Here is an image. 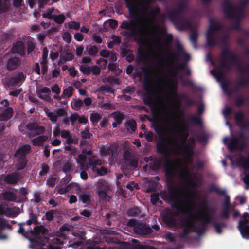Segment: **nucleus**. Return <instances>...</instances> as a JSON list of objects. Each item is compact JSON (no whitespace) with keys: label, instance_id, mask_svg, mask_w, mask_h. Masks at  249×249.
<instances>
[{"label":"nucleus","instance_id":"ea45409f","mask_svg":"<svg viewBox=\"0 0 249 249\" xmlns=\"http://www.w3.org/2000/svg\"><path fill=\"white\" fill-rule=\"evenodd\" d=\"M209 192H216L219 195L224 196L226 194V191L221 189L215 185H211L209 187Z\"/></svg>","mask_w":249,"mask_h":249},{"label":"nucleus","instance_id":"473e14b6","mask_svg":"<svg viewBox=\"0 0 249 249\" xmlns=\"http://www.w3.org/2000/svg\"><path fill=\"white\" fill-rule=\"evenodd\" d=\"M199 34L197 30L195 29H192L190 34V40L193 44V45L196 47V42L198 37Z\"/></svg>","mask_w":249,"mask_h":249},{"label":"nucleus","instance_id":"1a4fd4ad","mask_svg":"<svg viewBox=\"0 0 249 249\" xmlns=\"http://www.w3.org/2000/svg\"><path fill=\"white\" fill-rule=\"evenodd\" d=\"M168 53L171 57L176 60H178L179 56L181 55L186 62L188 61L190 59V55L185 52L183 46L179 43H177L176 44L175 53L171 52L169 50L168 51Z\"/></svg>","mask_w":249,"mask_h":249},{"label":"nucleus","instance_id":"ddd939ff","mask_svg":"<svg viewBox=\"0 0 249 249\" xmlns=\"http://www.w3.org/2000/svg\"><path fill=\"white\" fill-rule=\"evenodd\" d=\"M246 146L244 140H240L237 137H233L230 139V143L228 145V148L230 151H234L237 148L243 149Z\"/></svg>","mask_w":249,"mask_h":249},{"label":"nucleus","instance_id":"a211bd4d","mask_svg":"<svg viewBox=\"0 0 249 249\" xmlns=\"http://www.w3.org/2000/svg\"><path fill=\"white\" fill-rule=\"evenodd\" d=\"M31 146L30 145L25 144L18 147L15 152L16 157H26V156L31 152Z\"/></svg>","mask_w":249,"mask_h":249},{"label":"nucleus","instance_id":"bb28decb","mask_svg":"<svg viewBox=\"0 0 249 249\" xmlns=\"http://www.w3.org/2000/svg\"><path fill=\"white\" fill-rule=\"evenodd\" d=\"M48 139V136L46 135H41L32 140L31 142L34 146H42L43 142Z\"/></svg>","mask_w":249,"mask_h":249},{"label":"nucleus","instance_id":"49530a36","mask_svg":"<svg viewBox=\"0 0 249 249\" xmlns=\"http://www.w3.org/2000/svg\"><path fill=\"white\" fill-rule=\"evenodd\" d=\"M53 18L54 21L58 24H62L66 19V17L63 14L53 16Z\"/></svg>","mask_w":249,"mask_h":249},{"label":"nucleus","instance_id":"a19ab883","mask_svg":"<svg viewBox=\"0 0 249 249\" xmlns=\"http://www.w3.org/2000/svg\"><path fill=\"white\" fill-rule=\"evenodd\" d=\"M102 118V116L97 112H93L90 114V120L94 126L96 125L99 121Z\"/></svg>","mask_w":249,"mask_h":249},{"label":"nucleus","instance_id":"8fccbe9b","mask_svg":"<svg viewBox=\"0 0 249 249\" xmlns=\"http://www.w3.org/2000/svg\"><path fill=\"white\" fill-rule=\"evenodd\" d=\"M140 213V210L137 207L129 209L127 211V215L129 216H137Z\"/></svg>","mask_w":249,"mask_h":249},{"label":"nucleus","instance_id":"6e6d98bb","mask_svg":"<svg viewBox=\"0 0 249 249\" xmlns=\"http://www.w3.org/2000/svg\"><path fill=\"white\" fill-rule=\"evenodd\" d=\"M91 68L90 66L86 65H81L80 67V71L86 75H89L91 73Z\"/></svg>","mask_w":249,"mask_h":249},{"label":"nucleus","instance_id":"20e7f679","mask_svg":"<svg viewBox=\"0 0 249 249\" xmlns=\"http://www.w3.org/2000/svg\"><path fill=\"white\" fill-rule=\"evenodd\" d=\"M176 8L168 10L167 13L169 20L180 31L191 27L190 22Z\"/></svg>","mask_w":249,"mask_h":249},{"label":"nucleus","instance_id":"6e6552de","mask_svg":"<svg viewBox=\"0 0 249 249\" xmlns=\"http://www.w3.org/2000/svg\"><path fill=\"white\" fill-rule=\"evenodd\" d=\"M26 75L23 72H19L10 78L6 77L4 79V85L10 88L16 86L20 82L25 80Z\"/></svg>","mask_w":249,"mask_h":249},{"label":"nucleus","instance_id":"7ed1b4c3","mask_svg":"<svg viewBox=\"0 0 249 249\" xmlns=\"http://www.w3.org/2000/svg\"><path fill=\"white\" fill-rule=\"evenodd\" d=\"M220 64L221 68L228 71L231 70L232 65L237 68L240 73L248 71V70L244 68L241 64L238 55L229 50L228 48H223L220 54Z\"/></svg>","mask_w":249,"mask_h":249},{"label":"nucleus","instance_id":"f3484780","mask_svg":"<svg viewBox=\"0 0 249 249\" xmlns=\"http://www.w3.org/2000/svg\"><path fill=\"white\" fill-rule=\"evenodd\" d=\"M21 64V61L18 57H11L7 61L6 64V68L8 70L12 71L19 67Z\"/></svg>","mask_w":249,"mask_h":249},{"label":"nucleus","instance_id":"864d4df0","mask_svg":"<svg viewBox=\"0 0 249 249\" xmlns=\"http://www.w3.org/2000/svg\"><path fill=\"white\" fill-rule=\"evenodd\" d=\"M54 8H50L47 9L46 13H43L42 16L44 18H48V19H52L53 18V16L52 15L54 11Z\"/></svg>","mask_w":249,"mask_h":249},{"label":"nucleus","instance_id":"423d86ee","mask_svg":"<svg viewBox=\"0 0 249 249\" xmlns=\"http://www.w3.org/2000/svg\"><path fill=\"white\" fill-rule=\"evenodd\" d=\"M128 225L133 227L134 232L138 235L145 236L151 234L152 229L149 225L139 222L136 219H130L128 221Z\"/></svg>","mask_w":249,"mask_h":249},{"label":"nucleus","instance_id":"bf43d9fd","mask_svg":"<svg viewBox=\"0 0 249 249\" xmlns=\"http://www.w3.org/2000/svg\"><path fill=\"white\" fill-rule=\"evenodd\" d=\"M83 105V101L80 99H78L75 101L73 105H72V107L74 110H79Z\"/></svg>","mask_w":249,"mask_h":249},{"label":"nucleus","instance_id":"39448f33","mask_svg":"<svg viewBox=\"0 0 249 249\" xmlns=\"http://www.w3.org/2000/svg\"><path fill=\"white\" fill-rule=\"evenodd\" d=\"M222 28V26L218 21L211 19L209 22V26L206 33L207 43L209 46H215L218 42L217 38L213 34L216 31H220Z\"/></svg>","mask_w":249,"mask_h":249},{"label":"nucleus","instance_id":"c85d7f7f","mask_svg":"<svg viewBox=\"0 0 249 249\" xmlns=\"http://www.w3.org/2000/svg\"><path fill=\"white\" fill-rule=\"evenodd\" d=\"M29 219L25 222V223H26L27 225H31V224H34L37 225L38 224L37 216L36 214L33 213L32 210H31V212L29 214Z\"/></svg>","mask_w":249,"mask_h":249},{"label":"nucleus","instance_id":"5701e85b","mask_svg":"<svg viewBox=\"0 0 249 249\" xmlns=\"http://www.w3.org/2000/svg\"><path fill=\"white\" fill-rule=\"evenodd\" d=\"M48 232V229L45 228L43 225L36 226L34 228L33 230L30 231V233L34 236H37L40 233L45 235Z\"/></svg>","mask_w":249,"mask_h":249},{"label":"nucleus","instance_id":"4d7b16f0","mask_svg":"<svg viewBox=\"0 0 249 249\" xmlns=\"http://www.w3.org/2000/svg\"><path fill=\"white\" fill-rule=\"evenodd\" d=\"M234 102L236 106L240 107L246 103V99L239 96L235 99Z\"/></svg>","mask_w":249,"mask_h":249},{"label":"nucleus","instance_id":"f257e3e1","mask_svg":"<svg viewBox=\"0 0 249 249\" xmlns=\"http://www.w3.org/2000/svg\"><path fill=\"white\" fill-rule=\"evenodd\" d=\"M165 138H160L156 144L157 153L164 156V174L166 177V183L171 186L168 187L167 192L164 191L160 192V196L168 202L173 209H175L181 213H186L185 206L188 205L191 200V195H194V191L188 189L187 194H181L177 195L178 188L175 186L174 180L179 169V159L173 160L169 158L170 152L168 144Z\"/></svg>","mask_w":249,"mask_h":249},{"label":"nucleus","instance_id":"aec40b11","mask_svg":"<svg viewBox=\"0 0 249 249\" xmlns=\"http://www.w3.org/2000/svg\"><path fill=\"white\" fill-rule=\"evenodd\" d=\"M223 12L226 17H231V10L235 7L230 0H224V3L222 5Z\"/></svg>","mask_w":249,"mask_h":249},{"label":"nucleus","instance_id":"09e8293b","mask_svg":"<svg viewBox=\"0 0 249 249\" xmlns=\"http://www.w3.org/2000/svg\"><path fill=\"white\" fill-rule=\"evenodd\" d=\"M187 5V3L186 0H179V3L178 4L176 8L183 13L184 10L186 8Z\"/></svg>","mask_w":249,"mask_h":249},{"label":"nucleus","instance_id":"2eb2a0df","mask_svg":"<svg viewBox=\"0 0 249 249\" xmlns=\"http://www.w3.org/2000/svg\"><path fill=\"white\" fill-rule=\"evenodd\" d=\"M12 50L14 53H18L21 57H24L26 55V46L24 43L22 41H17L13 45Z\"/></svg>","mask_w":249,"mask_h":249},{"label":"nucleus","instance_id":"0e129e2a","mask_svg":"<svg viewBox=\"0 0 249 249\" xmlns=\"http://www.w3.org/2000/svg\"><path fill=\"white\" fill-rule=\"evenodd\" d=\"M27 45V54L29 55L35 49L36 44L32 41H28Z\"/></svg>","mask_w":249,"mask_h":249},{"label":"nucleus","instance_id":"f03ea898","mask_svg":"<svg viewBox=\"0 0 249 249\" xmlns=\"http://www.w3.org/2000/svg\"><path fill=\"white\" fill-rule=\"evenodd\" d=\"M139 20V18H136L135 19L124 20L119 27L122 29H130L129 31H122L121 33V35L124 36L133 38L135 41L140 45L144 44L147 40L148 31V26L145 25L134 28L136 22Z\"/></svg>","mask_w":249,"mask_h":249},{"label":"nucleus","instance_id":"a878e982","mask_svg":"<svg viewBox=\"0 0 249 249\" xmlns=\"http://www.w3.org/2000/svg\"><path fill=\"white\" fill-rule=\"evenodd\" d=\"M163 222L168 226L175 227L176 225V221L171 214H166L163 216Z\"/></svg>","mask_w":249,"mask_h":249},{"label":"nucleus","instance_id":"4468645a","mask_svg":"<svg viewBox=\"0 0 249 249\" xmlns=\"http://www.w3.org/2000/svg\"><path fill=\"white\" fill-rule=\"evenodd\" d=\"M21 179V175L18 172H12L7 174L4 178V181L10 185H15Z\"/></svg>","mask_w":249,"mask_h":249},{"label":"nucleus","instance_id":"4be33fe9","mask_svg":"<svg viewBox=\"0 0 249 249\" xmlns=\"http://www.w3.org/2000/svg\"><path fill=\"white\" fill-rule=\"evenodd\" d=\"M177 84L173 80L170 79L169 80V84L168 85V92L167 93L168 97L171 98L174 95H177Z\"/></svg>","mask_w":249,"mask_h":249},{"label":"nucleus","instance_id":"5fc2aeb1","mask_svg":"<svg viewBox=\"0 0 249 249\" xmlns=\"http://www.w3.org/2000/svg\"><path fill=\"white\" fill-rule=\"evenodd\" d=\"M25 224H26L25 223V222L19 223L18 224V225L19 226V229H18V233L21 234L25 237L27 238V232L25 231V229L23 227V226Z\"/></svg>","mask_w":249,"mask_h":249},{"label":"nucleus","instance_id":"58836bf2","mask_svg":"<svg viewBox=\"0 0 249 249\" xmlns=\"http://www.w3.org/2000/svg\"><path fill=\"white\" fill-rule=\"evenodd\" d=\"M97 190H108L110 189V186L108 183L104 180H99L97 187Z\"/></svg>","mask_w":249,"mask_h":249},{"label":"nucleus","instance_id":"79ce46f5","mask_svg":"<svg viewBox=\"0 0 249 249\" xmlns=\"http://www.w3.org/2000/svg\"><path fill=\"white\" fill-rule=\"evenodd\" d=\"M107 190H97V193L99 197L102 199L103 200H107L109 201L111 199V197L109 196H108L106 191Z\"/></svg>","mask_w":249,"mask_h":249},{"label":"nucleus","instance_id":"c03bdc74","mask_svg":"<svg viewBox=\"0 0 249 249\" xmlns=\"http://www.w3.org/2000/svg\"><path fill=\"white\" fill-rule=\"evenodd\" d=\"M57 213L56 210H50L45 213V219L47 221H52L54 218V214Z\"/></svg>","mask_w":249,"mask_h":249},{"label":"nucleus","instance_id":"e2e57ef3","mask_svg":"<svg viewBox=\"0 0 249 249\" xmlns=\"http://www.w3.org/2000/svg\"><path fill=\"white\" fill-rule=\"evenodd\" d=\"M161 165V161L160 160L155 159L153 162L151 168L153 170H158L160 168Z\"/></svg>","mask_w":249,"mask_h":249},{"label":"nucleus","instance_id":"72a5a7b5","mask_svg":"<svg viewBox=\"0 0 249 249\" xmlns=\"http://www.w3.org/2000/svg\"><path fill=\"white\" fill-rule=\"evenodd\" d=\"M230 207L222 206L220 217L222 219H228L230 217Z\"/></svg>","mask_w":249,"mask_h":249},{"label":"nucleus","instance_id":"c756f323","mask_svg":"<svg viewBox=\"0 0 249 249\" xmlns=\"http://www.w3.org/2000/svg\"><path fill=\"white\" fill-rule=\"evenodd\" d=\"M156 27L159 30H160L163 36H167L166 38L165 39V41L166 43H169L172 41L173 39V36L172 34H167V28L165 25H163L161 26L157 25Z\"/></svg>","mask_w":249,"mask_h":249},{"label":"nucleus","instance_id":"052dcab7","mask_svg":"<svg viewBox=\"0 0 249 249\" xmlns=\"http://www.w3.org/2000/svg\"><path fill=\"white\" fill-rule=\"evenodd\" d=\"M73 88L71 86H69L67 88L64 89L63 94L68 98L71 97L72 95Z\"/></svg>","mask_w":249,"mask_h":249},{"label":"nucleus","instance_id":"b1692460","mask_svg":"<svg viewBox=\"0 0 249 249\" xmlns=\"http://www.w3.org/2000/svg\"><path fill=\"white\" fill-rule=\"evenodd\" d=\"M238 228L243 237L249 239V225L248 224L238 223Z\"/></svg>","mask_w":249,"mask_h":249},{"label":"nucleus","instance_id":"3c124183","mask_svg":"<svg viewBox=\"0 0 249 249\" xmlns=\"http://www.w3.org/2000/svg\"><path fill=\"white\" fill-rule=\"evenodd\" d=\"M9 10V5L4 3L2 0H0V14L7 13Z\"/></svg>","mask_w":249,"mask_h":249},{"label":"nucleus","instance_id":"69168bd1","mask_svg":"<svg viewBox=\"0 0 249 249\" xmlns=\"http://www.w3.org/2000/svg\"><path fill=\"white\" fill-rule=\"evenodd\" d=\"M49 167L46 163H42L41 164V170L39 172V175L43 176L44 174H47L49 171Z\"/></svg>","mask_w":249,"mask_h":249},{"label":"nucleus","instance_id":"f8f14e48","mask_svg":"<svg viewBox=\"0 0 249 249\" xmlns=\"http://www.w3.org/2000/svg\"><path fill=\"white\" fill-rule=\"evenodd\" d=\"M246 5H244V1H240V5L238 7V10L235 11V6L231 10V17H226L230 19H234L235 21L240 22L244 16V13Z\"/></svg>","mask_w":249,"mask_h":249},{"label":"nucleus","instance_id":"9b49d317","mask_svg":"<svg viewBox=\"0 0 249 249\" xmlns=\"http://www.w3.org/2000/svg\"><path fill=\"white\" fill-rule=\"evenodd\" d=\"M182 231L179 234L180 239H187L188 235L193 232L192 220L190 218H184L180 221Z\"/></svg>","mask_w":249,"mask_h":249},{"label":"nucleus","instance_id":"2f4dec72","mask_svg":"<svg viewBox=\"0 0 249 249\" xmlns=\"http://www.w3.org/2000/svg\"><path fill=\"white\" fill-rule=\"evenodd\" d=\"M160 13V8L158 6H155L154 8L150 9L149 12V15L150 19L153 20Z\"/></svg>","mask_w":249,"mask_h":249},{"label":"nucleus","instance_id":"dca6fc26","mask_svg":"<svg viewBox=\"0 0 249 249\" xmlns=\"http://www.w3.org/2000/svg\"><path fill=\"white\" fill-rule=\"evenodd\" d=\"M125 6L128 8L130 15L132 16L138 15V7L136 0H124Z\"/></svg>","mask_w":249,"mask_h":249},{"label":"nucleus","instance_id":"a18cd8bd","mask_svg":"<svg viewBox=\"0 0 249 249\" xmlns=\"http://www.w3.org/2000/svg\"><path fill=\"white\" fill-rule=\"evenodd\" d=\"M125 126L127 127H129L132 131L134 132L137 128L136 122L134 119L128 120L125 123Z\"/></svg>","mask_w":249,"mask_h":249},{"label":"nucleus","instance_id":"37998d69","mask_svg":"<svg viewBox=\"0 0 249 249\" xmlns=\"http://www.w3.org/2000/svg\"><path fill=\"white\" fill-rule=\"evenodd\" d=\"M79 199L83 203H89L90 201V195L85 192H83L80 195Z\"/></svg>","mask_w":249,"mask_h":249},{"label":"nucleus","instance_id":"412c9836","mask_svg":"<svg viewBox=\"0 0 249 249\" xmlns=\"http://www.w3.org/2000/svg\"><path fill=\"white\" fill-rule=\"evenodd\" d=\"M2 199L4 201L15 202L17 199L16 195L10 190H6L4 191L0 196Z\"/></svg>","mask_w":249,"mask_h":249},{"label":"nucleus","instance_id":"4c0bfd02","mask_svg":"<svg viewBox=\"0 0 249 249\" xmlns=\"http://www.w3.org/2000/svg\"><path fill=\"white\" fill-rule=\"evenodd\" d=\"M206 214L200 213V215L202 217V224L207 226V224L212 223V216L210 214V213H206ZM211 215H212L211 213Z\"/></svg>","mask_w":249,"mask_h":249},{"label":"nucleus","instance_id":"e433bc0d","mask_svg":"<svg viewBox=\"0 0 249 249\" xmlns=\"http://www.w3.org/2000/svg\"><path fill=\"white\" fill-rule=\"evenodd\" d=\"M113 118L115 120V122L119 125L122 124V121L125 118V115L122 112H114L112 113Z\"/></svg>","mask_w":249,"mask_h":249},{"label":"nucleus","instance_id":"338daca9","mask_svg":"<svg viewBox=\"0 0 249 249\" xmlns=\"http://www.w3.org/2000/svg\"><path fill=\"white\" fill-rule=\"evenodd\" d=\"M46 113L52 123H54L57 121V116L56 114H54L53 112H49L48 110L46 111Z\"/></svg>","mask_w":249,"mask_h":249},{"label":"nucleus","instance_id":"de8ad7c7","mask_svg":"<svg viewBox=\"0 0 249 249\" xmlns=\"http://www.w3.org/2000/svg\"><path fill=\"white\" fill-rule=\"evenodd\" d=\"M87 50L88 54L93 56H95L98 52V48L94 45L91 46L89 48L87 46Z\"/></svg>","mask_w":249,"mask_h":249},{"label":"nucleus","instance_id":"cd10ccee","mask_svg":"<svg viewBox=\"0 0 249 249\" xmlns=\"http://www.w3.org/2000/svg\"><path fill=\"white\" fill-rule=\"evenodd\" d=\"M18 163L17 164V170H21L25 168L27 165L28 160L26 157H17Z\"/></svg>","mask_w":249,"mask_h":249},{"label":"nucleus","instance_id":"13d9d810","mask_svg":"<svg viewBox=\"0 0 249 249\" xmlns=\"http://www.w3.org/2000/svg\"><path fill=\"white\" fill-rule=\"evenodd\" d=\"M189 121L190 122L194 123L198 125H200L202 124V121L201 119L195 116H190Z\"/></svg>","mask_w":249,"mask_h":249},{"label":"nucleus","instance_id":"7c9ffc66","mask_svg":"<svg viewBox=\"0 0 249 249\" xmlns=\"http://www.w3.org/2000/svg\"><path fill=\"white\" fill-rule=\"evenodd\" d=\"M201 227L198 228L194 223V221H192V226L193 227V232H195L197 233V234L199 236L202 235L206 229V226L203 224H201Z\"/></svg>","mask_w":249,"mask_h":249},{"label":"nucleus","instance_id":"774afa93","mask_svg":"<svg viewBox=\"0 0 249 249\" xmlns=\"http://www.w3.org/2000/svg\"><path fill=\"white\" fill-rule=\"evenodd\" d=\"M91 72L94 75H98L101 73V69L100 68L96 65L92 66L90 67Z\"/></svg>","mask_w":249,"mask_h":249},{"label":"nucleus","instance_id":"393cba45","mask_svg":"<svg viewBox=\"0 0 249 249\" xmlns=\"http://www.w3.org/2000/svg\"><path fill=\"white\" fill-rule=\"evenodd\" d=\"M116 151L117 148L113 145H110L107 147H102L100 150V153L104 156H113Z\"/></svg>","mask_w":249,"mask_h":249},{"label":"nucleus","instance_id":"6ab92c4d","mask_svg":"<svg viewBox=\"0 0 249 249\" xmlns=\"http://www.w3.org/2000/svg\"><path fill=\"white\" fill-rule=\"evenodd\" d=\"M14 110L12 107H8L1 110L0 112V121H7L13 115Z\"/></svg>","mask_w":249,"mask_h":249},{"label":"nucleus","instance_id":"680f3d73","mask_svg":"<svg viewBox=\"0 0 249 249\" xmlns=\"http://www.w3.org/2000/svg\"><path fill=\"white\" fill-rule=\"evenodd\" d=\"M68 25L70 29L76 30H78L80 27V23L79 22H76L74 21L68 22Z\"/></svg>","mask_w":249,"mask_h":249},{"label":"nucleus","instance_id":"c9c22d12","mask_svg":"<svg viewBox=\"0 0 249 249\" xmlns=\"http://www.w3.org/2000/svg\"><path fill=\"white\" fill-rule=\"evenodd\" d=\"M201 207L205 213H210L213 214L215 213V210L213 208L209 207L207 205L206 201H203L200 204Z\"/></svg>","mask_w":249,"mask_h":249},{"label":"nucleus","instance_id":"f704fd0d","mask_svg":"<svg viewBox=\"0 0 249 249\" xmlns=\"http://www.w3.org/2000/svg\"><path fill=\"white\" fill-rule=\"evenodd\" d=\"M238 163L242 166L245 170H249V152L248 158L241 157L238 160Z\"/></svg>","mask_w":249,"mask_h":249},{"label":"nucleus","instance_id":"0eeeda50","mask_svg":"<svg viewBox=\"0 0 249 249\" xmlns=\"http://www.w3.org/2000/svg\"><path fill=\"white\" fill-rule=\"evenodd\" d=\"M152 82L150 78L145 76L142 83L143 90L145 91L143 95V103L149 107L153 106V99L152 97L153 89H152Z\"/></svg>","mask_w":249,"mask_h":249},{"label":"nucleus","instance_id":"9d476101","mask_svg":"<svg viewBox=\"0 0 249 249\" xmlns=\"http://www.w3.org/2000/svg\"><path fill=\"white\" fill-rule=\"evenodd\" d=\"M188 136V134L183 136V142L181 145L178 144L176 149L174 150L175 153H178L177 151L180 150L183 148V151L187 157H191L194 154L193 147L190 144L186 143V141Z\"/></svg>","mask_w":249,"mask_h":249},{"label":"nucleus","instance_id":"603ef678","mask_svg":"<svg viewBox=\"0 0 249 249\" xmlns=\"http://www.w3.org/2000/svg\"><path fill=\"white\" fill-rule=\"evenodd\" d=\"M212 224L215 229L216 232L218 234H220L222 233L221 228L224 227L226 226V224L224 222H221L218 223L213 222Z\"/></svg>","mask_w":249,"mask_h":249}]
</instances>
